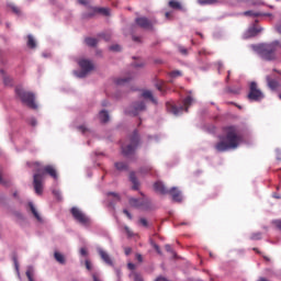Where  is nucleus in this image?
<instances>
[{"mask_svg":"<svg viewBox=\"0 0 281 281\" xmlns=\"http://www.w3.org/2000/svg\"><path fill=\"white\" fill-rule=\"evenodd\" d=\"M130 181H132L133 183V187H132L133 190H139V181L137 180V177L133 171L130 173Z\"/></svg>","mask_w":281,"mask_h":281,"instance_id":"20","label":"nucleus"},{"mask_svg":"<svg viewBox=\"0 0 281 281\" xmlns=\"http://www.w3.org/2000/svg\"><path fill=\"white\" fill-rule=\"evenodd\" d=\"M79 67L81 68V71L77 75L78 78H87L88 74L93 71V63L88 59L79 60Z\"/></svg>","mask_w":281,"mask_h":281,"instance_id":"10","label":"nucleus"},{"mask_svg":"<svg viewBox=\"0 0 281 281\" xmlns=\"http://www.w3.org/2000/svg\"><path fill=\"white\" fill-rule=\"evenodd\" d=\"M156 87H157L158 91H160L161 93H164V87H161L160 85H157Z\"/></svg>","mask_w":281,"mask_h":281,"instance_id":"56","label":"nucleus"},{"mask_svg":"<svg viewBox=\"0 0 281 281\" xmlns=\"http://www.w3.org/2000/svg\"><path fill=\"white\" fill-rule=\"evenodd\" d=\"M95 14H103V16H109L110 11L106 8H92V13H88L86 18L91 19L92 16H95Z\"/></svg>","mask_w":281,"mask_h":281,"instance_id":"13","label":"nucleus"},{"mask_svg":"<svg viewBox=\"0 0 281 281\" xmlns=\"http://www.w3.org/2000/svg\"><path fill=\"white\" fill-rule=\"evenodd\" d=\"M27 38V47L34 49L36 47V41H34V37L32 35H29Z\"/></svg>","mask_w":281,"mask_h":281,"instance_id":"27","label":"nucleus"},{"mask_svg":"<svg viewBox=\"0 0 281 281\" xmlns=\"http://www.w3.org/2000/svg\"><path fill=\"white\" fill-rule=\"evenodd\" d=\"M150 245H151V247L155 249V251L159 255V256H161V248L159 247V245H157L156 243H155V240H153V239H150Z\"/></svg>","mask_w":281,"mask_h":281,"instance_id":"29","label":"nucleus"},{"mask_svg":"<svg viewBox=\"0 0 281 281\" xmlns=\"http://www.w3.org/2000/svg\"><path fill=\"white\" fill-rule=\"evenodd\" d=\"M31 125H32V126H36V120H34V119L31 120Z\"/></svg>","mask_w":281,"mask_h":281,"instance_id":"59","label":"nucleus"},{"mask_svg":"<svg viewBox=\"0 0 281 281\" xmlns=\"http://www.w3.org/2000/svg\"><path fill=\"white\" fill-rule=\"evenodd\" d=\"M9 8H11L12 12H14V14H21V9H19V7L14 5V4H9Z\"/></svg>","mask_w":281,"mask_h":281,"instance_id":"35","label":"nucleus"},{"mask_svg":"<svg viewBox=\"0 0 281 281\" xmlns=\"http://www.w3.org/2000/svg\"><path fill=\"white\" fill-rule=\"evenodd\" d=\"M260 238H262V234L260 233H252L250 235V240H260Z\"/></svg>","mask_w":281,"mask_h":281,"instance_id":"32","label":"nucleus"},{"mask_svg":"<svg viewBox=\"0 0 281 281\" xmlns=\"http://www.w3.org/2000/svg\"><path fill=\"white\" fill-rule=\"evenodd\" d=\"M154 190L156 192H159L160 194H168V189H166V187L161 182H156L154 184Z\"/></svg>","mask_w":281,"mask_h":281,"instance_id":"18","label":"nucleus"},{"mask_svg":"<svg viewBox=\"0 0 281 281\" xmlns=\"http://www.w3.org/2000/svg\"><path fill=\"white\" fill-rule=\"evenodd\" d=\"M99 256L105 265L113 267V260H111V257L106 254V251H104L103 249H99Z\"/></svg>","mask_w":281,"mask_h":281,"instance_id":"16","label":"nucleus"},{"mask_svg":"<svg viewBox=\"0 0 281 281\" xmlns=\"http://www.w3.org/2000/svg\"><path fill=\"white\" fill-rule=\"evenodd\" d=\"M142 98H144V100H149L153 104H157V99L153 95V91L150 90H143Z\"/></svg>","mask_w":281,"mask_h":281,"instance_id":"17","label":"nucleus"},{"mask_svg":"<svg viewBox=\"0 0 281 281\" xmlns=\"http://www.w3.org/2000/svg\"><path fill=\"white\" fill-rule=\"evenodd\" d=\"M226 82H229V76L226 77Z\"/></svg>","mask_w":281,"mask_h":281,"instance_id":"62","label":"nucleus"},{"mask_svg":"<svg viewBox=\"0 0 281 281\" xmlns=\"http://www.w3.org/2000/svg\"><path fill=\"white\" fill-rule=\"evenodd\" d=\"M108 196H113L114 201H120V194L115 192L108 193Z\"/></svg>","mask_w":281,"mask_h":281,"instance_id":"39","label":"nucleus"},{"mask_svg":"<svg viewBox=\"0 0 281 281\" xmlns=\"http://www.w3.org/2000/svg\"><path fill=\"white\" fill-rule=\"evenodd\" d=\"M127 268L130 269V271H135V263H132V262H130V263H127Z\"/></svg>","mask_w":281,"mask_h":281,"instance_id":"46","label":"nucleus"},{"mask_svg":"<svg viewBox=\"0 0 281 281\" xmlns=\"http://www.w3.org/2000/svg\"><path fill=\"white\" fill-rule=\"evenodd\" d=\"M85 43L88 47H95V45H98V38L86 37Z\"/></svg>","mask_w":281,"mask_h":281,"instance_id":"23","label":"nucleus"},{"mask_svg":"<svg viewBox=\"0 0 281 281\" xmlns=\"http://www.w3.org/2000/svg\"><path fill=\"white\" fill-rule=\"evenodd\" d=\"M244 16H262V13L260 12H255V11H245Z\"/></svg>","mask_w":281,"mask_h":281,"instance_id":"28","label":"nucleus"},{"mask_svg":"<svg viewBox=\"0 0 281 281\" xmlns=\"http://www.w3.org/2000/svg\"><path fill=\"white\" fill-rule=\"evenodd\" d=\"M80 254H81V256H85V255L87 254V249L81 248V249H80Z\"/></svg>","mask_w":281,"mask_h":281,"instance_id":"57","label":"nucleus"},{"mask_svg":"<svg viewBox=\"0 0 281 281\" xmlns=\"http://www.w3.org/2000/svg\"><path fill=\"white\" fill-rule=\"evenodd\" d=\"M257 281H269V279L265 278V277H261L259 278Z\"/></svg>","mask_w":281,"mask_h":281,"instance_id":"58","label":"nucleus"},{"mask_svg":"<svg viewBox=\"0 0 281 281\" xmlns=\"http://www.w3.org/2000/svg\"><path fill=\"white\" fill-rule=\"evenodd\" d=\"M169 8H172V10H181V2L171 0L169 1Z\"/></svg>","mask_w":281,"mask_h":281,"instance_id":"26","label":"nucleus"},{"mask_svg":"<svg viewBox=\"0 0 281 281\" xmlns=\"http://www.w3.org/2000/svg\"><path fill=\"white\" fill-rule=\"evenodd\" d=\"M140 111H146V103H144V101L135 102L133 104L132 115H138Z\"/></svg>","mask_w":281,"mask_h":281,"instance_id":"14","label":"nucleus"},{"mask_svg":"<svg viewBox=\"0 0 281 281\" xmlns=\"http://www.w3.org/2000/svg\"><path fill=\"white\" fill-rule=\"evenodd\" d=\"M132 276L135 281H144V277H142V274H139L137 272H132Z\"/></svg>","mask_w":281,"mask_h":281,"instance_id":"34","label":"nucleus"},{"mask_svg":"<svg viewBox=\"0 0 281 281\" xmlns=\"http://www.w3.org/2000/svg\"><path fill=\"white\" fill-rule=\"evenodd\" d=\"M128 144L122 145V153L125 157H128V155H133L135 150H137V147L139 146V133L137 131H134L133 134L128 137Z\"/></svg>","mask_w":281,"mask_h":281,"instance_id":"6","label":"nucleus"},{"mask_svg":"<svg viewBox=\"0 0 281 281\" xmlns=\"http://www.w3.org/2000/svg\"><path fill=\"white\" fill-rule=\"evenodd\" d=\"M279 99L281 100V94H279Z\"/></svg>","mask_w":281,"mask_h":281,"instance_id":"64","label":"nucleus"},{"mask_svg":"<svg viewBox=\"0 0 281 281\" xmlns=\"http://www.w3.org/2000/svg\"><path fill=\"white\" fill-rule=\"evenodd\" d=\"M171 78H179L181 76V71L179 70H173L170 72Z\"/></svg>","mask_w":281,"mask_h":281,"instance_id":"38","label":"nucleus"},{"mask_svg":"<svg viewBox=\"0 0 281 281\" xmlns=\"http://www.w3.org/2000/svg\"><path fill=\"white\" fill-rule=\"evenodd\" d=\"M123 214L126 215L130 221L133 218V215H131V212H128V210H123Z\"/></svg>","mask_w":281,"mask_h":281,"instance_id":"43","label":"nucleus"},{"mask_svg":"<svg viewBox=\"0 0 281 281\" xmlns=\"http://www.w3.org/2000/svg\"><path fill=\"white\" fill-rule=\"evenodd\" d=\"M133 41L135 43H142V40L139 37H137V36H133Z\"/></svg>","mask_w":281,"mask_h":281,"instance_id":"54","label":"nucleus"},{"mask_svg":"<svg viewBox=\"0 0 281 281\" xmlns=\"http://www.w3.org/2000/svg\"><path fill=\"white\" fill-rule=\"evenodd\" d=\"M111 52H121L122 47L117 44L110 46Z\"/></svg>","mask_w":281,"mask_h":281,"instance_id":"36","label":"nucleus"},{"mask_svg":"<svg viewBox=\"0 0 281 281\" xmlns=\"http://www.w3.org/2000/svg\"><path fill=\"white\" fill-rule=\"evenodd\" d=\"M274 199H280V195H278V194H274Z\"/></svg>","mask_w":281,"mask_h":281,"instance_id":"61","label":"nucleus"},{"mask_svg":"<svg viewBox=\"0 0 281 281\" xmlns=\"http://www.w3.org/2000/svg\"><path fill=\"white\" fill-rule=\"evenodd\" d=\"M29 207H30L33 216L36 218V221H42L41 214H38V211H36V207L34 206V203L30 202Z\"/></svg>","mask_w":281,"mask_h":281,"instance_id":"21","label":"nucleus"},{"mask_svg":"<svg viewBox=\"0 0 281 281\" xmlns=\"http://www.w3.org/2000/svg\"><path fill=\"white\" fill-rule=\"evenodd\" d=\"M167 194H170L172 201H175L176 203H181V201H183V198L181 196V191L177 187L168 190Z\"/></svg>","mask_w":281,"mask_h":281,"instance_id":"12","label":"nucleus"},{"mask_svg":"<svg viewBox=\"0 0 281 281\" xmlns=\"http://www.w3.org/2000/svg\"><path fill=\"white\" fill-rule=\"evenodd\" d=\"M35 173L33 175V188L38 195L43 194V183L45 181V175H49L53 179H58V172L52 165L41 166V162H34Z\"/></svg>","mask_w":281,"mask_h":281,"instance_id":"2","label":"nucleus"},{"mask_svg":"<svg viewBox=\"0 0 281 281\" xmlns=\"http://www.w3.org/2000/svg\"><path fill=\"white\" fill-rule=\"evenodd\" d=\"M153 170L151 166H147L140 169V172L146 173V172H150Z\"/></svg>","mask_w":281,"mask_h":281,"instance_id":"40","label":"nucleus"},{"mask_svg":"<svg viewBox=\"0 0 281 281\" xmlns=\"http://www.w3.org/2000/svg\"><path fill=\"white\" fill-rule=\"evenodd\" d=\"M227 91L228 93H234L235 95H238V93H240V88H237V89L228 88Z\"/></svg>","mask_w":281,"mask_h":281,"instance_id":"37","label":"nucleus"},{"mask_svg":"<svg viewBox=\"0 0 281 281\" xmlns=\"http://www.w3.org/2000/svg\"><path fill=\"white\" fill-rule=\"evenodd\" d=\"M250 36H256L258 34H260V29H257L256 26H252L248 30Z\"/></svg>","mask_w":281,"mask_h":281,"instance_id":"31","label":"nucleus"},{"mask_svg":"<svg viewBox=\"0 0 281 281\" xmlns=\"http://www.w3.org/2000/svg\"><path fill=\"white\" fill-rule=\"evenodd\" d=\"M165 249H166V251H168L169 254H173L172 246H170L169 244L165 245Z\"/></svg>","mask_w":281,"mask_h":281,"instance_id":"42","label":"nucleus"},{"mask_svg":"<svg viewBox=\"0 0 281 281\" xmlns=\"http://www.w3.org/2000/svg\"><path fill=\"white\" fill-rule=\"evenodd\" d=\"M181 53L182 54H188V50L187 49H181Z\"/></svg>","mask_w":281,"mask_h":281,"instance_id":"60","label":"nucleus"},{"mask_svg":"<svg viewBox=\"0 0 281 281\" xmlns=\"http://www.w3.org/2000/svg\"><path fill=\"white\" fill-rule=\"evenodd\" d=\"M250 102H260V100L265 99V93L260 89H258V83L255 81L250 82L249 93L247 95Z\"/></svg>","mask_w":281,"mask_h":281,"instance_id":"9","label":"nucleus"},{"mask_svg":"<svg viewBox=\"0 0 281 281\" xmlns=\"http://www.w3.org/2000/svg\"><path fill=\"white\" fill-rule=\"evenodd\" d=\"M124 229H125L127 236H133V232H131V228H128V226H125Z\"/></svg>","mask_w":281,"mask_h":281,"instance_id":"48","label":"nucleus"},{"mask_svg":"<svg viewBox=\"0 0 281 281\" xmlns=\"http://www.w3.org/2000/svg\"><path fill=\"white\" fill-rule=\"evenodd\" d=\"M128 80H131V78H119L115 80L116 85H126V82H128Z\"/></svg>","mask_w":281,"mask_h":281,"instance_id":"33","label":"nucleus"},{"mask_svg":"<svg viewBox=\"0 0 281 281\" xmlns=\"http://www.w3.org/2000/svg\"><path fill=\"white\" fill-rule=\"evenodd\" d=\"M78 3H80L81 5H87V0H78Z\"/></svg>","mask_w":281,"mask_h":281,"instance_id":"55","label":"nucleus"},{"mask_svg":"<svg viewBox=\"0 0 281 281\" xmlns=\"http://www.w3.org/2000/svg\"><path fill=\"white\" fill-rule=\"evenodd\" d=\"M199 5H214L218 0H198Z\"/></svg>","mask_w":281,"mask_h":281,"instance_id":"25","label":"nucleus"},{"mask_svg":"<svg viewBox=\"0 0 281 281\" xmlns=\"http://www.w3.org/2000/svg\"><path fill=\"white\" fill-rule=\"evenodd\" d=\"M243 142V135L238 127L234 125L223 127V134L220 136V142L215 145L217 153H226V150H236Z\"/></svg>","mask_w":281,"mask_h":281,"instance_id":"1","label":"nucleus"},{"mask_svg":"<svg viewBox=\"0 0 281 281\" xmlns=\"http://www.w3.org/2000/svg\"><path fill=\"white\" fill-rule=\"evenodd\" d=\"M54 258L57 262H59V265H65V255H63L58 251H55L54 252Z\"/></svg>","mask_w":281,"mask_h":281,"instance_id":"24","label":"nucleus"},{"mask_svg":"<svg viewBox=\"0 0 281 281\" xmlns=\"http://www.w3.org/2000/svg\"><path fill=\"white\" fill-rule=\"evenodd\" d=\"M267 85L271 91H278L280 82L269 76L266 77Z\"/></svg>","mask_w":281,"mask_h":281,"instance_id":"15","label":"nucleus"},{"mask_svg":"<svg viewBox=\"0 0 281 281\" xmlns=\"http://www.w3.org/2000/svg\"><path fill=\"white\" fill-rule=\"evenodd\" d=\"M140 199L137 198H131L130 199V205L131 207H136V210H150L153 207V203L150 200L142 193Z\"/></svg>","mask_w":281,"mask_h":281,"instance_id":"7","label":"nucleus"},{"mask_svg":"<svg viewBox=\"0 0 281 281\" xmlns=\"http://www.w3.org/2000/svg\"><path fill=\"white\" fill-rule=\"evenodd\" d=\"M136 260L138 262H144V257L142 256V254H136Z\"/></svg>","mask_w":281,"mask_h":281,"instance_id":"45","label":"nucleus"},{"mask_svg":"<svg viewBox=\"0 0 281 281\" xmlns=\"http://www.w3.org/2000/svg\"><path fill=\"white\" fill-rule=\"evenodd\" d=\"M183 105L177 106L170 102H167V111H169V113H172L173 115H181V113H183V111H186V113H188V109H190V106H192V104H194V98H192V95H188L183 101H182Z\"/></svg>","mask_w":281,"mask_h":281,"instance_id":"5","label":"nucleus"},{"mask_svg":"<svg viewBox=\"0 0 281 281\" xmlns=\"http://www.w3.org/2000/svg\"><path fill=\"white\" fill-rule=\"evenodd\" d=\"M70 213L75 221H78L83 227H89L91 225V218H89V216H87L80 209L74 206L71 207Z\"/></svg>","mask_w":281,"mask_h":281,"instance_id":"8","label":"nucleus"},{"mask_svg":"<svg viewBox=\"0 0 281 281\" xmlns=\"http://www.w3.org/2000/svg\"><path fill=\"white\" fill-rule=\"evenodd\" d=\"M125 256H131V251H133V249H131L130 247L125 248Z\"/></svg>","mask_w":281,"mask_h":281,"instance_id":"52","label":"nucleus"},{"mask_svg":"<svg viewBox=\"0 0 281 281\" xmlns=\"http://www.w3.org/2000/svg\"><path fill=\"white\" fill-rule=\"evenodd\" d=\"M15 95H18L22 104H25L29 109H38V105L36 104V94H34V92L26 91L23 87L18 86L15 88Z\"/></svg>","mask_w":281,"mask_h":281,"instance_id":"4","label":"nucleus"},{"mask_svg":"<svg viewBox=\"0 0 281 281\" xmlns=\"http://www.w3.org/2000/svg\"><path fill=\"white\" fill-rule=\"evenodd\" d=\"M0 184H1V186H8V181H5V180L3 179V177H1V173H0Z\"/></svg>","mask_w":281,"mask_h":281,"instance_id":"49","label":"nucleus"},{"mask_svg":"<svg viewBox=\"0 0 281 281\" xmlns=\"http://www.w3.org/2000/svg\"><path fill=\"white\" fill-rule=\"evenodd\" d=\"M114 166H115L116 170H120V172H122L124 170H128V165L124 161L115 162Z\"/></svg>","mask_w":281,"mask_h":281,"instance_id":"22","label":"nucleus"},{"mask_svg":"<svg viewBox=\"0 0 281 281\" xmlns=\"http://www.w3.org/2000/svg\"><path fill=\"white\" fill-rule=\"evenodd\" d=\"M101 38H104V41H111V35L101 34Z\"/></svg>","mask_w":281,"mask_h":281,"instance_id":"50","label":"nucleus"},{"mask_svg":"<svg viewBox=\"0 0 281 281\" xmlns=\"http://www.w3.org/2000/svg\"><path fill=\"white\" fill-rule=\"evenodd\" d=\"M78 131H80L81 133H87V131H89V130L87 128V126L81 125L78 127Z\"/></svg>","mask_w":281,"mask_h":281,"instance_id":"44","label":"nucleus"},{"mask_svg":"<svg viewBox=\"0 0 281 281\" xmlns=\"http://www.w3.org/2000/svg\"><path fill=\"white\" fill-rule=\"evenodd\" d=\"M139 223H140V225H143V227H148V221L146 218H144V217L140 218Z\"/></svg>","mask_w":281,"mask_h":281,"instance_id":"41","label":"nucleus"},{"mask_svg":"<svg viewBox=\"0 0 281 281\" xmlns=\"http://www.w3.org/2000/svg\"><path fill=\"white\" fill-rule=\"evenodd\" d=\"M252 49L262 58V60H280L281 58V43L273 41L268 44H259L252 46Z\"/></svg>","mask_w":281,"mask_h":281,"instance_id":"3","label":"nucleus"},{"mask_svg":"<svg viewBox=\"0 0 281 281\" xmlns=\"http://www.w3.org/2000/svg\"><path fill=\"white\" fill-rule=\"evenodd\" d=\"M136 25L138 27H142L143 30H153V21L148 20V18L142 16V18H136L135 19Z\"/></svg>","mask_w":281,"mask_h":281,"instance_id":"11","label":"nucleus"},{"mask_svg":"<svg viewBox=\"0 0 281 281\" xmlns=\"http://www.w3.org/2000/svg\"><path fill=\"white\" fill-rule=\"evenodd\" d=\"M86 268L88 271H91V262H89V260L86 261Z\"/></svg>","mask_w":281,"mask_h":281,"instance_id":"53","label":"nucleus"},{"mask_svg":"<svg viewBox=\"0 0 281 281\" xmlns=\"http://www.w3.org/2000/svg\"><path fill=\"white\" fill-rule=\"evenodd\" d=\"M0 74L3 76V82L4 85L8 87L9 85H11V80L10 78H8V76H5V70L1 69Z\"/></svg>","mask_w":281,"mask_h":281,"instance_id":"30","label":"nucleus"},{"mask_svg":"<svg viewBox=\"0 0 281 281\" xmlns=\"http://www.w3.org/2000/svg\"><path fill=\"white\" fill-rule=\"evenodd\" d=\"M99 120L101 124H106L110 120L109 112L106 110H102L99 112Z\"/></svg>","mask_w":281,"mask_h":281,"instance_id":"19","label":"nucleus"},{"mask_svg":"<svg viewBox=\"0 0 281 281\" xmlns=\"http://www.w3.org/2000/svg\"><path fill=\"white\" fill-rule=\"evenodd\" d=\"M166 16H167V19H168V18L170 16V13L167 12V13H166Z\"/></svg>","mask_w":281,"mask_h":281,"instance_id":"63","label":"nucleus"},{"mask_svg":"<svg viewBox=\"0 0 281 281\" xmlns=\"http://www.w3.org/2000/svg\"><path fill=\"white\" fill-rule=\"evenodd\" d=\"M53 194L60 201V191L54 190Z\"/></svg>","mask_w":281,"mask_h":281,"instance_id":"47","label":"nucleus"},{"mask_svg":"<svg viewBox=\"0 0 281 281\" xmlns=\"http://www.w3.org/2000/svg\"><path fill=\"white\" fill-rule=\"evenodd\" d=\"M134 67H144V61H138L133 64Z\"/></svg>","mask_w":281,"mask_h":281,"instance_id":"51","label":"nucleus"}]
</instances>
